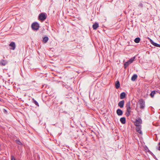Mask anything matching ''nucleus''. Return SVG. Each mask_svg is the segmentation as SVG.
<instances>
[{
	"mask_svg": "<svg viewBox=\"0 0 160 160\" xmlns=\"http://www.w3.org/2000/svg\"><path fill=\"white\" fill-rule=\"evenodd\" d=\"M124 103V101L123 100L119 102L118 104V105L120 108H122L123 107Z\"/></svg>",
	"mask_w": 160,
	"mask_h": 160,
	"instance_id": "6e6552de",
	"label": "nucleus"
},
{
	"mask_svg": "<svg viewBox=\"0 0 160 160\" xmlns=\"http://www.w3.org/2000/svg\"><path fill=\"white\" fill-rule=\"evenodd\" d=\"M140 39L138 37L136 38L134 40V41L136 43H138L139 42Z\"/></svg>",
	"mask_w": 160,
	"mask_h": 160,
	"instance_id": "6ab92c4d",
	"label": "nucleus"
},
{
	"mask_svg": "<svg viewBox=\"0 0 160 160\" xmlns=\"http://www.w3.org/2000/svg\"><path fill=\"white\" fill-rule=\"evenodd\" d=\"M120 83L118 81H117L115 83V86L116 89H118L120 87Z\"/></svg>",
	"mask_w": 160,
	"mask_h": 160,
	"instance_id": "4468645a",
	"label": "nucleus"
},
{
	"mask_svg": "<svg viewBox=\"0 0 160 160\" xmlns=\"http://www.w3.org/2000/svg\"><path fill=\"white\" fill-rule=\"evenodd\" d=\"M126 97V93L124 92H122L120 96V98L121 99H123L125 98Z\"/></svg>",
	"mask_w": 160,
	"mask_h": 160,
	"instance_id": "9b49d317",
	"label": "nucleus"
},
{
	"mask_svg": "<svg viewBox=\"0 0 160 160\" xmlns=\"http://www.w3.org/2000/svg\"><path fill=\"white\" fill-rule=\"evenodd\" d=\"M120 122L123 124H125L126 123V118L125 117H122L120 119Z\"/></svg>",
	"mask_w": 160,
	"mask_h": 160,
	"instance_id": "ddd939ff",
	"label": "nucleus"
},
{
	"mask_svg": "<svg viewBox=\"0 0 160 160\" xmlns=\"http://www.w3.org/2000/svg\"><path fill=\"white\" fill-rule=\"evenodd\" d=\"M141 126H136V131L138 132L139 133H140L141 134H142V131L141 130Z\"/></svg>",
	"mask_w": 160,
	"mask_h": 160,
	"instance_id": "39448f33",
	"label": "nucleus"
},
{
	"mask_svg": "<svg viewBox=\"0 0 160 160\" xmlns=\"http://www.w3.org/2000/svg\"><path fill=\"white\" fill-rule=\"evenodd\" d=\"M153 45L158 47H160V44H157V43H154Z\"/></svg>",
	"mask_w": 160,
	"mask_h": 160,
	"instance_id": "b1692460",
	"label": "nucleus"
},
{
	"mask_svg": "<svg viewBox=\"0 0 160 160\" xmlns=\"http://www.w3.org/2000/svg\"><path fill=\"white\" fill-rule=\"evenodd\" d=\"M156 92H157V91H152L150 93V96L152 98H153L154 95L156 93Z\"/></svg>",
	"mask_w": 160,
	"mask_h": 160,
	"instance_id": "a211bd4d",
	"label": "nucleus"
},
{
	"mask_svg": "<svg viewBox=\"0 0 160 160\" xmlns=\"http://www.w3.org/2000/svg\"><path fill=\"white\" fill-rule=\"evenodd\" d=\"M11 160H16L14 157L12 155L11 156Z\"/></svg>",
	"mask_w": 160,
	"mask_h": 160,
	"instance_id": "a878e982",
	"label": "nucleus"
},
{
	"mask_svg": "<svg viewBox=\"0 0 160 160\" xmlns=\"http://www.w3.org/2000/svg\"><path fill=\"white\" fill-rule=\"evenodd\" d=\"M158 149L160 151V146L159 147V148Z\"/></svg>",
	"mask_w": 160,
	"mask_h": 160,
	"instance_id": "c85d7f7f",
	"label": "nucleus"
},
{
	"mask_svg": "<svg viewBox=\"0 0 160 160\" xmlns=\"http://www.w3.org/2000/svg\"><path fill=\"white\" fill-rule=\"evenodd\" d=\"M131 103L130 101L128 102L126 105V111H131Z\"/></svg>",
	"mask_w": 160,
	"mask_h": 160,
	"instance_id": "0eeeda50",
	"label": "nucleus"
},
{
	"mask_svg": "<svg viewBox=\"0 0 160 160\" xmlns=\"http://www.w3.org/2000/svg\"><path fill=\"white\" fill-rule=\"evenodd\" d=\"M117 113L118 116H121L123 114V112L122 111L119 109H118L116 111Z\"/></svg>",
	"mask_w": 160,
	"mask_h": 160,
	"instance_id": "9d476101",
	"label": "nucleus"
},
{
	"mask_svg": "<svg viewBox=\"0 0 160 160\" xmlns=\"http://www.w3.org/2000/svg\"><path fill=\"white\" fill-rule=\"evenodd\" d=\"M16 142L18 145H21L22 143L21 142L18 140L17 139L16 140Z\"/></svg>",
	"mask_w": 160,
	"mask_h": 160,
	"instance_id": "5701e85b",
	"label": "nucleus"
},
{
	"mask_svg": "<svg viewBox=\"0 0 160 160\" xmlns=\"http://www.w3.org/2000/svg\"><path fill=\"white\" fill-rule=\"evenodd\" d=\"M9 46L11 47L10 48L11 49L14 50L16 48L15 43L14 42H11L9 45Z\"/></svg>",
	"mask_w": 160,
	"mask_h": 160,
	"instance_id": "423d86ee",
	"label": "nucleus"
},
{
	"mask_svg": "<svg viewBox=\"0 0 160 160\" xmlns=\"http://www.w3.org/2000/svg\"><path fill=\"white\" fill-rule=\"evenodd\" d=\"M137 78V74H135L133 75L132 77L131 80L132 81H135Z\"/></svg>",
	"mask_w": 160,
	"mask_h": 160,
	"instance_id": "dca6fc26",
	"label": "nucleus"
},
{
	"mask_svg": "<svg viewBox=\"0 0 160 160\" xmlns=\"http://www.w3.org/2000/svg\"><path fill=\"white\" fill-rule=\"evenodd\" d=\"M138 7L142 8L143 7V5L141 3H140L139 5H138Z\"/></svg>",
	"mask_w": 160,
	"mask_h": 160,
	"instance_id": "393cba45",
	"label": "nucleus"
},
{
	"mask_svg": "<svg viewBox=\"0 0 160 160\" xmlns=\"http://www.w3.org/2000/svg\"><path fill=\"white\" fill-rule=\"evenodd\" d=\"M135 58V57H133L131 59H130L128 61L130 62V63H131L134 60Z\"/></svg>",
	"mask_w": 160,
	"mask_h": 160,
	"instance_id": "412c9836",
	"label": "nucleus"
},
{
	"mask_svg": "<svg viewBox=\"0 0 160 160\" xmlns=\"http://www.w3.org/2000/svg\"><path fill=\"white\" fill-rule=\"evenodd\" d=\"M140 108L141 109H143L145 107V102L142 99H140L138 102Z\"/></svg>",
	"mask_w": 160,
	"mask_h": 160,
	"instance_id": "f03ea898",
	"label": "nucleus"
},
{
	"mask_svg": "<svg viewBox=\"0 0 160 160\" xmlns=\"http://www.w3.org/2000/svg\"><path fill=\"white\" fill-rule=\"evenodd\" d=\"M7 63V62L6 60H2L0 61V64L2 66H5Z\"/></svg>",
	"mask_w": 160,
	"mask_h": 160,
	"instance_id": "1a4fd4ad",
	"label": "nucleus"
},
{
	"mask_svg": "<svg viewBox=\"0 0 160 160\" xmlns=\"http://www.w3.org/2000/svg\"><path fill=\"white\" fill-rule=\"evenodd\" d=\"M39 18L40 20L44 21L47 18V15L45 13H42L39 14Z\"/></svg>",
	"mask_w": 160,
	"mask_h": 160,
	"instance_id": "7ed1b4c3",
	"label": "nucleus"
},
{
	"mask_svg": "<svg viewBox=\"0 0 160 160\" xmlns=\"http://www.w3.org/2000/svg\"><path fill=\"white\" fill-rule=\"evenodd\" d=\"M48 38L47 36H45L42 38V41L44 43H45L48 41Z\"/></svg>",
	"mask_w": 160,
	"mask_h": 160,
	"instance_id": "f8f14e48",
	"label": "nucleus"
},
{
	"mask_svg": "<svg viewBox=\"0 0 160 160\" xmlns=\"http://www.w3.org/2000/svg\"><path fill=\"white\" fill-rule=\"evenodd\" d=\"M150 42L153 45L154 43H155L153 42V41L151 39H150Z\"/></svg>",
	"mask_w": 160,
	"mask_h": 160,
	"instance_id": "bb28decb",
	"label": "nucleus"
},
{
	"mask_svg": "<svg viewBox=\"0 0 160 160\" xmlns=\"http://www.w3.org/2000/svg\"><path fill=\"white\" fill-rule=\"evenodd\" d=\"M3 112H4L5 113H6V114L7 113V111L5 109H3Z\"/></svg>",
	"mask_w": 160,
	"mask_h": 160,
	"instance_id": "cd10ccee",
	"label": "nucleus"
},
{
	"mask_svg": "<svg viewBox=\"0 0 160 160\" xmlns=\"http://www.w3.org/2000/svg\"><path fill=\"white\" fill-rule=\"evenodd\" d=\"M99 27L98 24L97 23H95L92 25V28L94 30H96Z\"/></svg>",
	"mask_w": 160,
	"mask_h": 160,
	"instance_id": "2eb2a0df",
	"label": "nucleus"
},
{
	"mask_svg": "<svg viewBox=\"0 0 160 160\" xmlns=\"http://www.w3.org/2000/svg\"><path fill=\"white\" fill-rule=\"evenodd\" d=\"M131 111H127L126 113V115L127 117H128L130 115V113Z\"/></svg>",
	"mask_w": 160,
	"mask_h": 160,
	"instance_id": "4be33fe9",
	"label": "nucleus"
},
{
	"mask_svg": "<svg viewBox=\"0 0 160 160\" xmlns=\"http://www.w3.org/2000/svg\"><path fill=\"white\" fill-rule=\"evenodd\" d=\"M159 145H160V142H159Z\"/></svg>",
	"mask_w": 160,
	"mask_h": 160,
	"instance_id": "c756f323",
	"label": "nucleus"
},
{
	"mask_svg": "<svg viewBox=\"0 0 160 160\" xmlns=\"http://www.w3.org/2000/svg\"><path fill=\"white\" fill-rule=\"evenodd\" d=\"M142 122V119L140 118L138 119H136L135 122V124L136 126H138L141 125Z\"/></svg>",
	"mask_w": 160,
	"mask_h": 160,
	"instance_id": "20e7f679",
	"label": "nucleus"
},
{
	"mask_svg": "<svg viewBox=\"0 0 160 160\" xmlns=\"http://www.w3.org/2000/svg\"><path fill=\"white\" fill-rule=\"evenodd\" d=\"M32 100V101H33V102L36 105H37L38 106H39V104H38V102L36 101L34 98H33Z\"/></svg>",
	"mask_w": 160,
	"mask_h": 160,
	"instance_id": "aec40b11",
	"label": "nucleus"
},
{
	"mask_svg": "<svg viewBox=\"0 0 160 160\" xmlns=\"http://www.w3.org/2000/svg\"><path fill=\"white\" fill-rule=\"evenodd\" d=\"M31 27L33 30L37 31L39 27V24L37 22H34L32 24Z\"/></svg>",
	"mask_w": 160,
	"mask_h": 160,
	"instance_id": "f257e3e1",
	"label": "nucleus"
},
{
	"mask_svg": "<svg viewBox=\"0 0 160 160\" xmlns=\"http://www.w3.org/2000/svg\"><path fill=\"white\" fill-rule=\"evenodd\" d=\"M130 64L131 63H130V62L128 61L127 62H125L124 64V68H126L128 66V65Z\"/></svg>",
	"mask_w": 160,
	"mask_h": 160,
	"instance_id": "f3484780",
	"label": "nucleus"
}]
</instances>
